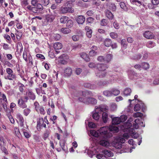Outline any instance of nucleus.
Segmentation results:
<instances>
[{"label": "nucleus", "mask_w": 159, "mask_h": 159, "mask_svg": "<svg viewBox=\"0 0 159 159\" xmlns=\"http://www.w3.org/2000/svg\"><path fill=\"white\" fill-rule=\"evenodd\" d=\"M115 125L110 126L109 127L104 126L101 127L99 130L101 134L103 137H106L107 138H110L112 136L111 131L114 133L118 132V128Z\"/></svg>", "instance_id": "1"}, {"label": "nucleus", "mask_w": 159, "mask_h": 159, "mask_svg": "<svg viewBox=\"0 0 159 159\" xmlns=\"http://www.w3.org/2000/svg\"><path fill=\"white\" fill-rule=\"evenodd\" d=\"M108 110V108L106 106L100 105L98 107L96 108L95 112H93L92 117L94 119L98 120L100 117L99 114H100L103 111L107 112Z\"/></svg>", "instance_id": "2"}, {"label": "nucleus", "mask_w": 159, "mask_h": 159, "mask_svg": "<svg viewBox=\"0 0 159 159\" xmlns=\"http://www.w3.org/2000/svg\"><path fill=\"white\" fill-rule=\"evenodd\" d=\"M73 0L69 1L66 2L65 7H62L60 9V13L65 14L68 12L73 13L74 12V9L72 8L73 6Z\"/></svg>", "instance_id": "3"}, {"label": "nucleus", "mask_w": 159, "mask_h": 159, "mask_svg": "<svg viewBox=\"0 0 159 159\" xmlns=\"http://www.w3.org/2000/svg\"><path fill=\"white\" fill-rule=\"evenodd\" d=\"M129 137V134L126 133H125L122 137L119 138V140L120 143H116L114 144V147L117 149H120L122 148V145L121 143H124L125 140L127 139Z\"/></svg>", "instance_id": "4"}, {"label": "nucleus", "mask_w": 159, "mask_h": 159, "mask_svg": "<svg viewBox=\"0 0 159 159\" xmlns=\"http://www.w3.org/2000/svg\"><path fill=\"white\" fill-rule=\"evenodd\" d=\"M78 99L80 102L87 104H96L97 103V100L93 98L89 97L87 98H83L82 97H79Z\"/></svg>", "instance_id": "5"}, {"label": "nucleus", "mask_w": 159, "mask_h": 159, "mask_svg": "<svg viewBox=\"0 0 159 159\" xmlns=\"http://www.w3.org/2000/svg\"><path fill=\"white\" fill-rule=\"evenodd\" d=\"M55 17L56 16L52 13L46 15L44 24L45 25H50L53 21Z\"/></svg>", "instance_id": "6"}, {"label": "nucleus", "mask_w": 159, "mask_h": 159, "mask_svg": "<svg viewBox=\"0 0 159 159\" xmlns=\"http://www.w3.org/2000/svg\"><path fill=\"white\" fill-rule=\"evenodd\" d=\"M17 119L19 120L20 123L19 125L20 127L23 128L24 129H27L28 126L25 122V121L22 116L20 113H18L16 115Z\"/></svg>", "instance_id": "7"}, {"label": "nucleus", "mask_w": 159, "mask_h": 159, "mask_svg": "<svg viewBox=\"0 0 159 159\" xmlns=\"http://www.w3.org/2000/svg\"><path fill=\"white\" fill-rule=\"evenodd\" d=\"M100 134H101L100 133ZM101 137L100 138L101 139L99 141L100 144L105 147H107L109 146L110 143L108 140V139L110 138H107V137L103 136L101 134Z\"/></svg>", "instance_id": "8"}, {"label": "nucleus", "mask_w": 159, "mask_h": 159, "mask_svg": "<svg viewBox=\"0 0 159 159\" xmlns=\"http://www.w3.org/2000/svg\"><path fill=\"white\" fill-rule=\"evenodd\" d=\"M132 126V123L129 121L125 123L123 125L124 127L128 130L129 133L130 134L133 133L134 132V129L133 128H130Z\"/></svg>", "instance_id": "9"}, {"label": "nucleus", "mask_w": 159, "mask_h": 159, "mask_svg": "<svg viewBox=\"0 0 159 159\" xmlns=\"http://www.w3.org/2000/svg\"><path fill=\"white\" fill-rule=\"evenodd\" d=\"M82 95L83 97H85L86 98H89V96H92L93 94L92 93L89 91H85L82 92H80L77 95V97H78L79 96Z\"/></svg>", "instance_id": "10"}, {"label": "nucleus", "mask_w": 159, "mask_h": 159, "mask_svg": "<svg viewBox=\"0 0 159 159\" xmlns=\"http://www.w3.org/2000/svg\"><path fill=\"white\" fill-rule=\"evenodd\" d=\"M91 50L89 52V54L90 56H94L97 54V52L98 48L95 46H93L91 48Z\"/></svg>", "instance_id": "11"}, {"label": "nucleus", "mask_w": 159, "mask_h": 159, "mask_svg": "<svg viewBox=\"0 0 159 159\" xmlns=\"http://www.w3.org/2000/svg\"><path fill=\"white\" fill-rule=\"evenodd\" d=\"M26 95L29 97V99H30L34 100L35 99L36 97L35 94L30 89H28L26 93Z\"/></svg>", "instance_id": "12"}, {"label": "nucleus", "mask_w": 159, "mask_h": 159, "mask_svg": "<svg viewBox=\"0 0 159 159\" xmlns=\"http://www.w3.org/2000/svg\"><path fill=\"white\" fill-rule=\"evenodd\" d=\"M96 67L98 70V71H104L108 68L106 64H98L96 65Z\"/></svg>", "instance_id": "13"}, {"label": "nucleus", "mask_w": 159, "mask_h": 159, "mask_svg": "<svg viewBox=\"0 0 159 159\" xmlns=\"http://www.w3.org/2000/svg\"><path fill=\"white\" fill-rule=\"evenodd\" d=\"M110 117L112 119V123L113 125H118L121 122L120 118L119 117H113V115H110Z\"/></svg>", "instance_id": "14"}, {"label": "nucleus", "mask_w": 159, "mask_h": 159, "mask_svg": "<svg viewBox=\"0 0 159 159\" xmlns=\"http://www.w3.org/2000/svg\"><path fill=\"white\" fill-rule=\"evenodd\" d=\"M66 142L64 140H60L59 142V144L62 149L66 152H68L67 147L65 145Z\"/></svg>", "instance_id": "15"}, {"label": "nucleus", "mask_w": 159, "mask_h": 159, "mask_svg": "<svg viewBox=\"0 0 159 159\" xmlns=\"http://www.w3.org/2000/svg\"><path fill=\"white\" fill-rule=\"evenodd\" d=\"M143 35L145 38L148 39H152L154 37L152 33L149 31H145L143 34Z\"/></svg>", "instance_id": "16"}, {"label": "nucleus", "mask_w": 159, "mask_h": 159, "mask_svg": "<svg viewBox=\"0 0 159 159\" xmlns=\"http://www.w3.org/2000/svg\"><path fill=\"white\" fill-rule=\"evenodd\" d=\"M105 13L106 16L109 20H112L113 19L114 16L112 13L109 10H105Z\"/></svg>", "instance_id": "17"}, {"label": "nucleus", "mask_w": 159, "mask_h": 159, "mask_svg": "<svg viewBox=\"0 0 159 159\" xmlns=\"http://www.w3.org/2000/svg\"><path fill=\"white\" fill-rule=\"evenodd\" d=\"M37 128H39L40 129L41 127L46 128V125L44 123L43 119V118L40 119L39 120L37 121Z\"/></svg>", "instance_id": "18"}, {"label": "nucleus", "mask_w": 159, "mask_h": 159, "mask_svg": "<svg viewBox=\"0 0 159 159\" xmlns=\"http://www.w3.org/2000/svg\"><path fill=\"white\" fill-rule=\"evenodd\" d=\"M75 19L78 23L79 24H83L85 21V17L81 15L78 16Z\"/></svg>", "instance_id": "19"}, {"label": "nucleus", "mask_w": 159, "mask_h": 159, "mask_svg": "<svg viewBox=\"0 0 159 159\" xmlns=\"http://www.w3.org/2000/svg\"><path fill=\"white\" fill-rule=\"evenodd\" d=\"M72 69L69 67L65 68L64 70V75L66 76H70L72 73Z\"/></svg>", "instance_id": "20"}, {"label": "nucleus", "mask_w": 159, "mask_h": 159, "mask_svg": "<svg viewBox=\"0 0 159 159\" xmlns=\"http://www.w3.org/2000/svg\"><path fill=\"white\" fill-rule=\"evenodd\" d=\"M102 153L104 154L105 158L107 157H112L113 156V153L110 150H105L103 151Z\"/></svg>", "instance_id": "21"}, {"label": "nucleus", "mask_w": 159, "mask_h": 159, "mask_svg": "<svg viewBox=\"0 0 159 159\" xmlns=\"http://www.w3.org/2000/svg\"><path fill=\"white\" fill-rule=\"evenodd\" d=\"M54 49L56 50H58L61 49L62 48V44L60 43H56L53 46ZM56 52L58 53L59 52V51H56Z\"/></svg>", "instance_id": "22"}, {"label": "nucleus", "mask_w": 159, "mask_h": 159, "mask_svg": "<svg viewBox=\"0 0 159 159\" xmlns=\"http://www.w3.org/2000/svg\"><path fill=\"white\" fill-rule=\"evenodd\" d=\"M107 73L105 71H98L96 73V76L99 78H103L106 75Z\"/></svg>", "instance_id": "23"}, {"label": "nucleus", "mask_w": 159, "mask_h": 159, "mask_svg": "<svg viewBox=\"0 0 159 159\" xmlns=\"http://www.w3.org/2000/svg\"><path fill=\"white\" fill-rule=\"evenodd\" d=\"M100 129L98 130V131H96L94 130H91L90 131V133L91 135L95 137H101V135L99 132Z\"/></svg>", "instance_id": "24"}, {"label": "nucleus", "mask_w": 159, "mask_h": 159, "mask_svg": "<svg viewBox=\"0 0 159 159\" xmlns=\"http://www.w3.org/2000/svg\"><path fill=\"white\" fill-rule=\"evenodd\" d=\"M84 86L85 87L88 88L90 89H94L97 88V86L93 84H91L89 83H85L84 84Z\"/></svg>", "instance_id": "25"}, {"label": "nucleus", "mask_w": 159, "mask_h": 159, "mask_svg": "<svg viewBox=\"0 0 159 159\" xmlns=\"http://www.w3.org/2000/svg\"><path fill=\"white\" fill-rule=\"evenodd\" d=\"M129 77L130 79H133L134 76H136L137 74L133 70H129L128 71Z\"/></svg>", "instance_id": "26"}, {"label": "nucleus", "mask_w": 159, "mask_h": 159, "mask_svg": "<svg viewBox=\"0 0 159 159\" xmlns=\"http://www.w3.org/2000/svg\"><path fill=\"white\" fill-rule=\"evenodd\" d=\"M130 2L133 4H135L137 6H140L143 4V7H145V5L143 4L141 1L139 0H130Z\"/></svg>", "instance_id": "27"}, {"label": "nucleus", "mask_w": 159, "mask_h": 159, "mask_svg": "<svg viewBox=\"0 0 159 159\" xmlns=\"http://www.w3.org/2000/svg\"><path fill=\"white\" fill-rule=\"evenodd\" d=\"M112 41L111 40L107 38L104 41V44L105 46L107 47H109L111 46Z\"/></svg>", "instance_id": "28"}, {"label": "nucleus", "mask_w": 159, "mask_h": 159, "mask_svg": "<svg viewBox=\"0 0 159 159\" xmlns=\"http://www.w3.org/2000/svg\"><path fill=\"white\" fill-rule=\"evenodd\" d=\"M109 84L108 81L104 80L103 81H100L98 82L97 84V87H101L102 86H104Z\"/></svg>", "instance_id": "29"}, {"label": "nucleus", "mask_w": 159, "mask_h": 159, "mask_svg": "<svg viewBox=\"0 0 159 159\" xmlns=\"http://www.w3.org/2000/svg\"><path fill=\"white\" fill-rule=\"evenodd\" d=\"M103 111L102 113V120L104 123H106L108 120V114L106 112Z\"/></svg>", "instance_id": "30"}, {"label": "nucleus", "mask_w": 159, "mask_h": 159, "mask_svg": "<svg viewBox=\"0 0 159 159\" xmlns=\"http://www.w3.org/2000/svg\"><path fill=\"white\" fill-rule=\"evenodd\" d=\"M111 91L112 96L113 95L114 96H117L120 93V91L119 90L115 88L111 89Z\"/></svg>", "instance_id": "31"}, {"label": "nucleus", "mask_w": 159, "mask_h": 159, "mask_svg": "<svg viewBox=\"0 0 159 159\" xmlns=\"http://www.w3.org/2000/svg\"><path fill=\"white\" fill-rule=\"evenodd\" d=\"M50 131L49 129H46L44 132L43 135V138L44 140H45L48 137L49 134L50 133Z\"/></svg>", "instance_id": "32"}, {"label": "nucleus", "mask_w": 159, "mask_h": 159, "mask_svg": "<svg viewBox=\"0 0 159 159\" xmlns=\"http://www.w3.org/2000/svg\"><path fill=\"white\" fill-rule=\"evenodd\" d=\"M131 92V89L129 88H127L124 89L123 91V94L125 96H128L130 95Z\"/></svg>", "instance_id": "33"}, {"label": "nucleus", "mask_w": 159, "mask_h": 159, "mask_svg": "<svg viewBox=\"0 0 159 159\" xmlns=\"http://www.w3.org/2000/svg\"><path fill=\"white\" fill-rule=\"evenodd\" d=\"M69 18L67 16H62L60 19V21L61 23H65L67 21Z\"/></svg>", "instance_id": "34"}, {"label": "nucleus", "mask_w": 159, "mask_h": 159, "mask_svg": "<svg viewBox=\"0 0 159 159\" xmlns=\"http://www.w3.org/2000/svg\"><path fill=\"white\" fill-rule=\"evenodd\" d=\"M80 57L86 61H90L89 57L85 53H82L81 54Z\"/></svg>", "instance_id": "35"}, {"label": "nucleus", "mask_w": 159, "mask_h": 159, "mask_svg": "<svg viewBox=\"0 0 159 159\" xmlns=\"http://www.w3.org/2000/svg\"><path fill=\"white\" fill-rule=\"evenodd\" d=\"M61 31L64 34H68L70 32V30L68 28H63L61 29Z\"/></svg>", "instance_id": "36"}, {"label": "nucleus", "mask_w": 159, "mask_h": 159, "mask_svg": "<svg viewBox=\"0 0 159 159\" xmlns=\"http://www.w3.org/2000/svg\"><path fill=\"white\" fill-rule=\"evenodd\" d=\"M7 73L5 74V78L6 79L10 80V68H7L6 69Z\"/></svg>", "instance_id": "37"}, {"label": "nucleus", "mask_w": 159, "mask_h": 159, "mask_svg": "<svg viewBox=\"0 0 159 159\" xmlns=\"http://www.w3.org/2000/svg\"><path fill=\"white\" fill-rule=\"evenodd\" d=\"M28 59L29 62L28 63V66L30 67H32L33 66V59L32 56L30 54L28 56Z\"/></svg>", "instance_id": "38"}, {"label": "nucleus", "mask_w": 159, "mask_h": 159, "mask_svg": "<svg viewBox=\"0 0 159 159\" xmlns=\"http://www.w3.org/2000/svg\"><path fill=\"white\" fill-rule=\"evenodd\" d=\"M103 94L106 96L110 97L112 96L111 90H105L103 92Z\"/></svg>", "instance_id": "39"}, {"label": "nucleus", "mask_w": 159, "mask_h": 159, "mask_svg": "<svg viewBox=\"0 0 159 159\" xmlns=\"http://www.w3.org/2000/svg\"><path fill=\"white\" fill-rule=\"evenodd\" d=\"M112 55L111 54H107L104 58L105 61L108 62L110 61L112 57Z\"/></svg>", "instance_id": "40"}, {"label": "nucleus", "mask_w": 159, "mask_h": 159, "mask_svg": "<svg viewBox=\"0 0 159 159\" xmlns=\"http://www.w3.org/2000/svg\"><path fill=\"white\" fill-rule=\"evenodd\" d=\"M73 25V21L70 19H68L66 24V26L68 28H70L72 27Z\"/></svg>", "instance_id": "41"}, {"label": "nucleus", "mask_w": 159, "mask_h": 159, "mask_svg": "<svg viewBox=\"0 0 159 159\" xmlns=\"http://www.w3.org/2000/svg\"><path fill=\"white\" fill-rule=\"evenodd\" d=\"M39 2L44 6H47L49 3V0H40Z\"/></svg>", "instance_id": "42"}, {"label": "nucleus", "mask_w": 159, "mask_h": 159, "mask_svg": "<svg viewBox=\"0 0 159 159\" xmlns=\"http://www.w3.org/2000/svg\"><path fill=\"white\" fill-rule=\"evenodd\" d=\"M114 72L112 71H109L108 74L110 76L112 77L113 79V80L115 81H116L117 80V76L115 75L114 74Z\"/></svg>", "instance_id": "43"}, {"label": "nucleus", "mask_w": 159, "mask_h": 159, "mask_svg": "<svg viewBox=\"0 0 159 159\" xmlns=\"http://www.w3.org/2000/svg\"><path fill=\"white\" fill-rule=\"evenodd\" d=\"M155 43L152 41H150L148 42L147 43V46L149 48H152L155 46Z\"/></svg>", "instance_id": "44"}, {"label": "nucleus", "mask_w": 159, "mask_h": 159, "mask_svg": "<svg viewBox=\"0 0 159 159\" xmlns=\"http://www.w3.org/2000/svg\"><path fill=\"white\" fill-rule=\"evenodd\" d=\"M141 67L144 69H147L149 68V65L147 62H143L141 64Z\"/></svg>", "instance_id": "45"}, {"label": "nucleus", "mask_w": 159, "mask_h": 159, "mask_svg": "<svg viewBox=\"0 0 159 159\" xmlns=\"http://www.w3.org/2000/svg\"><path fill=\"white\" fill-rule=\"evenodd\" d=\"M121 44L122 47H123L124 49L126 48L127 47V43L126 40L125 39H122L121 41Z\"/></svg>", "instance_id": "46"}, {"label": "nucleus", "mask_w": 159, "mask_h": 159, "mask_svg": "<svg viewBox=\"0 0 159 159\" xmlns=\"http://www.w3.org/2000/svg\"><path fill=\"white\" fill-rule=\"evenodd\" d=\"M3 145L2 143H0V146L2 152H4L6 154H8V153L7 150V149L4 147L3 146Z\"/></svg>", "instance_id": "47"}, {"label": "nucleus", "mask_w": 159, "mask_h": 159, "mask_svg": "<svg viewBox=\"0 0 159 159\" xmlns=\"http://www.w3.org/2000/svg\"><path fill=\"white\" fill-rule=\"evenodd\" d=\"M108 22L107 20L106 19H103L101 20V25L103 26H106L107 25Z\"/></svg>", "instance_id": "48"}, {"label": "nucleus", "mask_w": 159, "mask_h": 159, "mask_svg": "<svg viewBox=\"0 0 159 159\" xmlns=\"http://www.w3.org/2000/svg\"><path fill=\"white\" fill-rule=\"evenodd\" d=\"M23 57L26 62L27 61L28 56H27V52L26 51H24L23 54Z\"/></svg>", "instance_id": "49"}, {"label": "nucleus", "mask_w": 159, "mask_h": 159, "mask_svg": "<svg viewBox=\"0 0 159 159\" xmlns=\"http://www.w3.org/2000/svg\"><path fill=\"white\" fill-rule=\"evenodd\" d=\"M120 7L125 10H126L127 9V7L125 3L124 2H120Z\"/></svg>", "instance_id": "50"}, {"label": "nucleus", "mask_w": 159, "mask_h": 159, "mask_svg": "<svg viewBox=\"0 0 159 159\" xmlns=\"http://www.w3.org/2000/svg\"><path fill=\"white\" fill-rule=\"evenodd\" d=\"M140 121L139 119H137L134 120V122L136 124L135 125H133L134 128L137 129L139 127L138 125L139 124Z\"/></svg>", "instance_id": "51"}, {"label": "nucleus", "mask_w": 159, "mask_h": 159, "mask_svg": "<svg viewBox=\"0 0 159 159\" xmlns=\"http://www.w3.org/2000/svg\"><path fill=\"white\" fill-rule=\"evenodd\" d=\"M25 129H23V128H22V130L23 131V133L24 134L26 138H28L30 137V134L28 132L25 131Z\"/></svg>", "instance_id": "52"}, {"label": "nucleus", "mask_w": 159, "mask_h": 159, "mask_svg": "<svg viewBox=\"0 0 159 159\" xmlns=\"http://www.w3.org/2000/svg\"><path fill=\"white\" fill-rule=\"evenodd\" d=\"M96 157L98 159H104L105 156L104 154L102 153L101 154H98L96 155H95Z\"/></svg>", "instance_id": "53"}, {"label": "nucleus", "mask_w": 159, "mask_h": 159, "mask_svg": "<svg viewBox=\"0 0 159 159\" xmlns=\"http://www.w3.org/2000/svg\"><path fill=\"white\" fill-rule=\"evenodd\" d=\"M14 133L16 136H17L18 137H19V136L20 135V132L19 129L17 127L15 128Z\"/></svg>", "instance_id": "54"}, {"label": "nucleus", "mask_w": 159, "mask_h": 159, "mask_svg": "<svg viewBox=\"0 0 159 159\" xmlns=\"http://www.w3.org/2000/svg\"><path fill=\"white\" fill-rule=\"evenodd\" d=\"M30 110L28 108L25 109L23 111L24 115L27 116L30 113Z\"/></svg>", "instance_id": "55"}, {"label": "nucleus", "mask_w": 159, "mask_h": 159, "mask_svg": "<svg viewBox=\"0 0 159 159\" xmlns=\"http://www.w3.org/2000/svg\"><path fill=\"white\" fill-rule=\"evenodd\" d=\"M34 105L35 107L36 111L38 112V109L41 106H40L38 102H35Z\"/></svg>", "instance_id": "56"}, {"label": "nucleus", "mask_w": 159, "mask_h": 159, "mask_svg": "<svg viewBox=\"0 0 159 159\" xmlns=\"http://www.w3.org/2000/svg\"><path fill=\"white\" fill-rule=\"evenodd\" d=\"M25 88V86L23 84L20 83L19 86V90L20 91L21 93H23L24 90V88Z\"/></svg>", "instance_id": "57"}, {"label": "nucleus", "mask_w": 159, "mask_h": 159, "mask_svg": "<svg viewBox=\"0 0 159 159\" xmlns=\"http://www.w3.org/2000/svg\"><path fill=\"white\" fill-rule=\"evenodd\" d=\"M39 112L41 114L43 115H44L45 113V111L42 106H41L38 109V112Z\"/></svg>", "instance_id": "58"}, {"label": "nucleus", "mask_w": 159, "mask_h": 159, "mask_svg": "<svg viewBox=\"0 0 159 159\" xmlns=\"http://www.w3.org/2000/svg\"><path fill=\"white\" fill-rule=\"evenodd\" d=\"M143 114L140 112H137L134 114V116L135 117H141Z\"/></svg>", "instance_id": "59"}, {"label": "nucleus", "mask_w": 159, "mask_h": 159, "mask_svg": "<svg viewBox=\"0 0 159 159\" xmlns=\"http://www.w3.org/2000/svg\"><path fill=\"white\" fill-rule=\"evenodd\" d=\"M111 37L113 39H116L117 38V34L115 32H111L110 34Z\"/></svg>", "instance_id": "60"}, {"label": "nucleus", "mask_w": 159, "mask_h": 159, "mask_svg": "<svg viewBox=\"0 0 159 159\" xmlns=\"http://www.w3.org/2000/svg\"><path fill=\"white\" fill-rule=\"evenodd\" d=\"M87 152L88 155L91 158L93 157V155H95L93 154V151L92 150H88Z\"/></svg>", "instance_id": "61"}, {"label": "nucleus", "mask_w": 159, "mask_h": 159, "mask_svg": "<svg viewBox=\"0 0 159 159\" xmlns=\"http://www.w3.org/2000/svg\"><path fill=\"white\" fill-rule=\"evenodd\" d=\"M72 39L74 41H77L79 39V36L78 35H74L72 37Z\"/></svg>", "instance_id": "62"}, {"label": "nucleus", "mask_w": 159, "mask_h": 159, "mask_svg": "<svg viewBox=\"0 0 159 159\" xmlns=\"http://www.w3.org/2000/svg\"><path fill=\"white\" fill-rule=\"evenodd\" d=\"M110 7L112 11H115L116 9V6L114 3H111L110 5Z\"/></svg>", "instance_id": "63"}, {"label": "nucleus", "mask_w": 159, "mask_h": 159, "mask_svg": "<svg viewBox=\"0 0 159 159\" xmlns=\"http://www.w3.org/2000/svg\"><path fill=\"white\" fill-rule=\"evenodd\" d=\"M113 25L114 27L116 29H118L120 27L119 24L115 20L113 23Z\"/></svg>", "instance_id": "64"}]
</instances>
